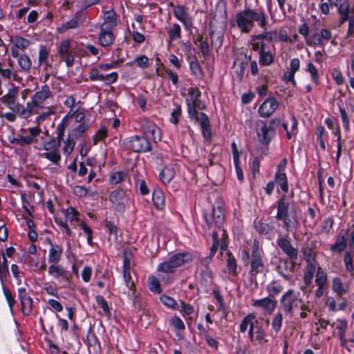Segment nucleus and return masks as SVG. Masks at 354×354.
I'll return each instance as SVG.
<instances>
[{
  "instance_id": "33",
  "label": "nucleus",
  "mask_w": 354,
  "mask_h": 354,
  "mask_svg": "<svg viewBox=\"0 0 354 354\" xmlns=\"http://www.w3.org/2000/svg\"><path fill=\"white\" fill-rule=\"evenodd\" d=\"M64 214L67 222L69 221L74 227L79 225L78 216L80 215V212L76 209L70 207L64 210Z\"/></svg>"
},
{
  "instance_id": "30",
  "label": "nucleus",
  "mask_w": 354,
  "mask_h": 354,
  "mask_svg": "<svg viewBox=\"0 0 354 354\" xmlns=\"http://www.w3.org/2000/svg\"><path fill=\"white\" fill-rule=\"evenodd\" d=\"M103 20L104 22L101 26L105 25V28L113 29L117 26L118 15L115 12L111 9L104 12Z\"/></svg>"
},
{
  "instance_id": "59",
  "label": "nucleus",
  "mask_w": 354,
  "mask_h": 354,
  "mask_svg": "<svg viewBox=\"0 0 354 354\" xmlns=\"http://www.w3.org/2000/svg\"><path fill=\"white\" fill-rule=\"evenodd\" d=\"M75 145V141L73 138L68 137V138L64 141L63 151L66 156H69L73 151L74 146Z\"/></svg>"
},
{
  "instance_id": "52",
  "label": "nucleus",
  "mask_w": 354,
  "mask_h": 354,
  "mask_svg": "<svg viewBox=\"0 0 354 354\" xmlns=\"http://www.w3.org/2000/svg\"><path fill=\"white\" fill-rule=\"evenodd\" d=\"M148 287L149 289L153 292L160 293L161 292L160 281L154 276H150L148 278Z\"/></svg>"
},
{
  "instance_id": "42",
  "label": "nucleus",
  "mask_w": 354,
  "mask_h": 354,
  "mask_svg": "<svg viewBox=\"0 0 354 354\" xmlns=\"http://www.w3.org/2000/svg\"><path fill=\"white\" fill-rule=\"evenodd\" d=\"M306 44L307 46L312 47H323L325 45V43L320 37V32H315L310 36L309 38L306 39Z\"/></svg>"
},
{
  "instance_id": "36",
  "label": "nucleus",
  "mask_w": 354,
  "mask_h": 354,
  "mask_svg": "<svg viewBox=\"0 0 354 354\" xmlns=\"http://www.w3.org/2000/svg\"><path fill=\"white\" fill-rule=\"evenodd\" d=\"M316 270V265H306L304 272V282L306 286H309L312 284L313 279Z\"/></svg>"
},
{
  "instance_id": "21",
  "label": "nucleus",
  "mask_w": 354,
  "mask_h": 354,
  "mask_svg": "<svg viewBox=\"0 0 354 354\" xmlns=\"http://www.w3.org/2000/svg\"><path fill=\"white\" fill-rule=\"evenodd\" d=\"M104 26H100V30L98 34L97 40L98 43L104 48L110 47L115 39V36L113 34L112 29L105 28Z\"/></svg>"
},
{
  "instance_id": "37",
  "label": "nucleus",
  "mask_w": 354,
  "mask_h": 354,
  "mask_svg": "<svg viewBox=\"0 0 354 354\" xmlns=\"http://www.w3.org/2000/svg\"><path fill=\"white\" fill-rule=\"evenodd\" d=\"M167 32L169 43L181 38V28L180 25L176 23L173 24L167 28Z\"/></svg>"
},
{
  "instance_id": "9",
  "label": "nucleus",
  "mask_w": 354,
  "mask_h": 354,
  "mask_svg": "<svg viewBox=\"0 0 354 354\" xmlns=\"http://www.w3.org/2000/svg\"><path fill=\"white\" fill-rule=\"evenodd\" d=\"M204 218L208 229H210L213 225L217 227H221L225 221V214L223 207L221 204L214 205L211 213H205Z\"/></svg>"
},
{
  "instance_id": "48",
  "label": "nucleus",
  "mask_w": 354,
  "mask_h": 354,
  "mask_svg": "<svg viewBox=\"0 0 354 354\" xmlns=\"http://www.w3.org/2000/svg\"><path fill=\"white\" fill-rule=\"evenodd\" d=\"M152 200L156 207L161 209L165 204V197L162 191L154 190L152 194Z\"/></svg>"
},
{
  "instance_id": "49",
  "label": "nucleus",
  "mask_w": 354,
  "mask_h": 354,
  "mask_svg": "<svg viewBox=\"0 0 354 354\" xmlns=\"http://www.w3.org/2000/svg\"><path fill=\"white\" fill-rule=\"evenodd\" d=\"M283 312L281 310L277 312L272 318V328L276 332L278 333L280 331L282 322H283Z\"/></svg>"
},
{
  "instance_id": "62",
  "label": "nucleus",
  "mask_w": 354,
  "mask_h": 354,
  "mask_svg": "<svg viewBox=\"0 0 354 354\" xmlns=\"http://www.w3.org/2000/svg\"><path fill=\"white\" fill-rule=\"evenodd\" d=\"M122 273H123L124 281L125 282L126 286L130 290H134L136 286H135L134 282L132 280V278H131V274H130V270H122Z\"/></svg>"
},
{
  "instance_id": "53",
  "label": "nucleus",
  "mask_w": 354,
  "mask_h": 354,
  "mask_svg": "<svg viewBox=\"0 0 354 354\" xmlns=\"http://www.w3.org/2000/svg\"><path fill=\"white\" fill-rule=\"evenodd\" d=\"M188 95L189 97L186 99L187 106L189 103L191 104L194 101L199 99L201 95V92L197 87H191L188 89Z\"/></svg>"
},
{
  "instance_id": "47",
  "label": "nucleus",
  "mask_w": 354,
  "mask_h": 354,
  "mask_svg": "<svg viewBox=\"0 0 354 354\" xmlns=\"http://www.w3.org/2000/svg\"><path fill=\"white\" fill-rule=\"evenodd\" d=\"M257 325L255 326V339L261 344L263 342H267L266 339V333L265 329L263 328V326L261 324H258V321H256Z\"/></svg>"
},
{
  "instance_id": "64",
  "label": "nucleus",
  "mask_w": 354,
  "mask_h": 354,
  "mask_svg": "<svg viewBox=\"0 0 354 354\" xmlns=\"http://www.w3.org/2000/svg\"><path fill=\"white\" fill-rule=\"evenodd\" d=\"M107 136V129L104 127H101V128L97 131L96 134L93 136V144L96 145L100 140H102L105 139Z\"/></svg>"
},
{
  "instance_id": "61",
  "label": "nucleus",
  "mask_w": 354,
  "mask_h": 354,
  "mask_svg": "<svg viewBox=\"0 0 354 354\" xmlns=\"http://www.w3.org/2000/svg\"><path fill=\"white\" fill-rule=\"evenodd\" d=\"M182 113L181 106L179 104H176L175 109L171 113L170 121L174 124H177L179 122V118Z\"/></svg>"
},
{
  "instance_id": "7",
  "label": "nucleus",
  "mask_w": 354,
  "mask_h": 354,
  "mask_svg": "<svg viewBox=\"0 0 354 354\" xmlns=\"http://www.w3.org/2000/svg\"><path fill=\"white\" fill-rule=\"evenodd\" d=\"M263 254V252L260 248L259 242L254 241L252 248V259L250 271L252 279H255L258 274L263 273L266 270V265L262 259Z\"/></svg>"
},
{
  "instance_id": "44",
  "label": "nucleus",
  "mask_w": 354,
  "mask_h": 354,
  "mask_svg": "<svg viewBox=\"0 0 354 354\" xmlns=\"http://www.w3.org/2000/svg\"><path fill=\"white\" fill-rule=\"evenodd\" d=\"M315 283L317 286H325L327 283V274L321 267L317 269Z\"/></svg>"
},
{
  "instance_id": "50",
  "label": "nucleus",
  "mask_w": 354,
  "mask_h": 354,
  "mask_svg": "<svg viewBox=\"0 0 354 354\" xmlns=\"http://www.w3.org/2000/svg\"><path fill=\"white\" fill-rule=\"evenodd\" d=\"M316 135H317V140L319 143L320 147L323 151H325L326 149V145H325V139H326V131L324 127L319 126L317 128L316 131Z\"/></svg>"
},
{
  "instance_id": "8",
  "label": "nucleus",
  "mask_w": 354,
  "mask_h": 354,
  "mask_svg": "<svg viewBox=\"0 0 354 354\" xmlns=\"http://www.w3.org/2000/svg\"><path fill=\"white\" fill-rule=\"evenodd\" d=\"M122 146L127 150L135 153H146L151 149L148 139L143 136H133L125 138L122 141Z\"/></svg>"
},
{
  "instance_id": "2",
  "label": "nucleus",
  "mask_w": 354,
  "mask_h": 354,
  "mask_svg": "<svg viewBox=\"0 0 354 354\" xmlns=\"http://www.w3.org/2000/svg\"><path fill=\"white\" fill-rule=\"evenodd\" d=\"M277 215L278 221H283V226L287 232H293L299 225L298 213L295 204L288 200L286 194L277 202Z\"/></svg>"
},
{
  "instance_id": "39",
  "label": "nucleus",
  "mask_w": 354,
  "mask_h": 354,
  "mask_svg": "<svg viewBox=\"0 0 354 354\" xmlns=\"http://www.w3.org/2000/svg\"><path fill=\"white\" fill-rule=\"evenodd\" d=\"M187 113H188V115H194L195 114L197 111V109L198 110H201V111H203V110H205L206 109V105L205 104L199 99L194 101L192 103H189V104L187 106Z\"/></svg>"
},
{
  "instance_id": "14",
  "label": "nucleus",
  "mask_w": 354,
  "mask_h": 354,
  "mask_svg": "<svg viewBox=\"0 0 354 354\" xmlns=\"http://www.w3.org/2000/svg\"><path fill=\"white\" fill-rule=\"evenodd\" d=\"M192 120H195L200 124L203 137L209 140L212 137L211 127L208 116L203 112H196L193 115H189Z\"/></svg>"
},
{
  "instance_id": "41",
  "label": "nucleus",
  "mask_w": 354,
  "mask_h": 354,
  "mask_svg": "<svg viewBox=\"0 0 354 354\" xmlns=\"http://www.w3.org/2000/svg\"><path fill=\"white\" fill-rule=\"evenodd\" d=\"M248 60L237 59L234 61V66L236 68V74L239 80H242L245 73V66L248 64Z\"/></svg>"
},
{
  "instance_id": "55",
  "label": "nucleus",
  "mask_w": 354,
  "mask_h": 354,
  "mask_svg": "<svg viewBox=\"0 0 354 354\" xmlns=\"http://www.w3.org/2000/svg\"><path fill=\"white\" fill-rule=\"evenodd\" d=\"M333 290L337 292L339 296H342L347 292L339 278H335L333 280Z\"/></svg>"
},
{
  "instance_id": "13",
  "label": "nucleus",
  "mask_w": 354,
  "mask_h": 354,
  "mask_svg": "<svg viewBox=\"0 0 354 354\" xmlns=\"http://www.w3.org/2000/svg\"><path fill=\"white\" fill-rule=\"evenodd\" d=\"M28 131L30 135H26V130L21 129V134H19L15 140V143L20 146L28 145L33 143L36 140V138L39 136L41 129L38 127L29 128Z\"/></svg>"
},
{
  "instance_id": "18",
  "label": "nucleus",
  "mask_w": 354,
  "mask_h": 354,
  "mask_svg": "<svg viewBox=\"0 0 354 354\" xmlns=\"http://www.w3.org/2000/svg\"><path fill=\"white\" fill-rule=\"evenodd\" d=\"M279 102L274 97L266 99L259 107L258 113L262 118H268L278 109Z\"/></svg>"
},
{
  "instance_id": "6",
  "label": "nucleus",
  "mask_w": 354,
  "mask_h": 354,
  "mask_svg": "<svg viewBox=\"0 0 354 354\" xmlns=\"http://www.w3.org/2000/svg\"><path fill=\"white\" fill-rule=\"evenodd\" d=\"M252 49L259 54V63L261 66H268L274 62L276 48L274 44L268 45L263 41H250Z\"/></svg>"
},
{
  "instance_id": "12",
  "label": "nucleus",
  "mask_w": 354,
  "mask_h": 354,
  "mask_svg": "<svg viewBox=\"0 0 354 354\" xmlns=\"http://www.w3.org/2000/svg\"><path fill=\"white\" fill-rule=\"evenodd\" d=\"M272 123V122L267 124L260 121L257 124V133L259 140L262 144H268L274 135V129Z\"/></svg>"
},
{
  "instance_id": "56",
  "label": "nucleus",
  "mask_w": 354,
  "mask_h": 354,
  "mask_svg": "<svg viewBox=\"0 0 354 354\" xmlns=\"http://www.w3.org/2000/svg\"><path fill=\"white\" fill-rule=\"evenodd\" d=\"M160 301L168 308H170L174 310L178 309V305L175 299L169 297L166 295H162L160 297Z\"/></svg>"
},
{
  "instance_id": "26",
  "label": "nucleus",
  "mask_w": 354,
  "mask_h": 354,
  "mask_svg": "<svg viewBox=\"0 0 354 354\" xmlns=\"http://www.w3.org/2000/svg\"><path fill=\"white\" fill-rule=\"evenodd\" d=\"M266 30L267 28L260 34L252 35L250 41L252 42L263 41L264 44H267L266 41H268L271 44H273L274 41H277V31H266Z\"/></svg>"
},
{
  "instance_id": "31",
  "label": "nucleus",
  "mask_w": 354,
  "mask_h": 354,
  "mask_svg": "<svg viewBox=\"0 0 354 354\" xmlns=\"http://www.w3.org/2000/svg\"><path fill=\"white\" fill-rule=\"evenodd\" d=\"M295 261L288 263L287 261H283V266H279L277 268L278 273L286 281H290L292 278L291 274H288L286 271H290V272H295Z\"/></svg>"
},
{
  "instance_id": "16",
  "label": "nucleus",
  "mask_w": 354,
  "mask_h": 354,
  "mask_svg": "<svg viewBox=\"0 0 354 354\" xmlns=\"http://www.w3.org/2000/svg\"><path fill=\"white\" fill-rule=\"evenodd\" d=\"M252 305L255 308H262L266 314L270 315L275 310L277 306V300L270 296L260 299H252Z\"/></svg>"
},
{
  "instance_id": "54",
  "label": "nucleus",
  "mask_w": 354,
  "mask_h": 354,
  "mask_svg": "<svg viewBox=\"0 0 354 354\" xmlns=\"http://www.w3.org/2000/svg\"><path fill=\"white\" fill-rule=\"evenodd\" d=\"M0 74L2 77L8 80H17V73L16 71H12L11 68H3V64L0 62Z\"/></svg>"
},
{
  "instance_id": "57",
  "label": "nucleus",
  "mask_w": 354,
  "mask_h": 354,
  "mask_svg": "<svg viewBox=\"0 0 354 354\" xmlns=\"http://www.w3.org/2000/svg\"><path fill=\"white\" fill-rule=\"evenodd\" d=\"M21 313L25 316H28L32 312V300L30 297L21 301Z\"/></svg>"
},
{
  "instance_id": "63",
  "label": "nucleus",
  "mask_w": 354,
  "mask_h": 354,
  "mask_svg": "<svg viewBox=\"0 0 354 354\" xmlns=\"http://www.w3.org/2000/svg\"><path fill=\"white\" fill-rule=\"evenodd\" d=\"M96 302L98 304V306H100L102 308L104 313L108 317H110L111 312H110V310L109 308V305H108L107 301L104 299V297L100 295L97 296L96 297Z\"/></svg>"
},
{
  "instance_id": "38",
  "label": "nucleus",
  "mask_w": 354,
  "mask_h": 354,
  "mask_svg": "<svg viewBox=\"0 0 354 354\" xmlns=\"http://www.w3.org/2000/svg\"><path fill=\"white\" fill-rule=\"evenodd\" d=\"M275 181L280 186L283 192L287 193L288 185L286 174L283 171H278L275 174Z\"/></svg>"
},
{
  "instance_id": "32",
  "label": "nucleus",
  "mask_w": 354,
  "mask_h": 354,
  "mask_svg": "<svg viewBox=\"0 0 354 354\" xmlns=\"http://www.w3.org/2000/svg\"><path fill=\"white\" fill-rule=\"evenodd\" d=\"M11 42L13 46L10 49H15L17 51L19 50H25L30 45V41L19 36L12 37Z\"/></svg>"
},
{
  "instance_id": "40",
  "label": "nucleus",
  "mask_w": 354,
  "mask_h": 354,
  "mask_svg": "<svg viewBox=\"0 0 354 354\" xmlns=\"http://www.w3.org/2000/svg\"><path fill=\"white\" fill-rule=\"evenodd\" d=\"M226 266L230 274H232L234 277L237 275L238 272L236 261L234 257L230 252L227 253Z\"/></svg>"
},
{
  "instance_id": "58",
  "label": "nucleus",
  "mask_w": 354,
  "mask_h": 354,
  "mask_svg": "<svg viewBox=\"0 0 354 354\" xmlns=\"http://www.w3.org/2000/svg\"><path fill=\"white\" fill-rule=\"evenodd\" d=\"M353 252L352 251L346 252L344 255V262L345 263L346 270L348 272L353 271Z\"/></svg>"
},
{
  "instance_id": "25",
  "label": "nucleus",
  "mask_w": 354,
  "mask_h": 354,
  "mask_svg": "<svg viewBox=\"0 0 354 354\" xmlns=\"http://www.w3.org/2000/svg\"><path fill=\"white\" fill-rule=\"evenodd\" d=\"M18 95V88L12 87L8 90L6 95L1 97V101L11 111L19 103L17 102Z\"/></svg>"
},
{
  "instance_id": "35",
  "label": "nucleus",
  "mask_w": 354,
  "mask_h": 354,
  "mask_svg": "<svg viewBox=\"0 0 354 354\" xmlns=\"http://www.w3.org/2000/svg\"><path fill=\"white\" fill-rule=\"evenodd\" d=\"M350 5L348 2V0H346L343 3H342L338 8V12L341 15L339 19L340 24H343L346 21L350 19L349 12H350Z\"/></svg>"
},
{
  "instance_id": "43",
  "label": "nucleus",
  "mask_w": 354,
  "mask_h": 354,
  "mask_svg": "<svg viewBox=\"0 0 354 354\" xmlns=\"http://www.w3.org/2000/svg\"><path fill=\"white\" fill-rule=\"evenodd\" d=\"M42 156L54 164H57L61 159L59 148L54 149L50 151H46Z\"/></svg>"
},
{
  "instance_id": "24",
  "label": "nucleus",
  "mask_w": 354,
  "mask_h": 354,
  "mask_svg": "<svg viewBox=\"0 0 354 354\" xmlns=\"http://www.w3.org/2000/svg\"><path fill=\"white\" fill-rule=\"evenodd\" d=\"M348 231L342 230L337 237L335 243L330 246V251L333 253H342L347 246Z\"/></svg>"
},
{
  "instance_id": "20",
  "label": "nucleus",
  "mask_w": 354,
  "mask_h": 354,
  "mask_svg": "<svg viewBox=\"0 0 354 354\" xmlns=\"http://www.w3.org/2000/svg\"><path fill=\"white\" fill-rule=\"evenodd\" d=\"M51 95V91L48 85L45 84L41 86L40 91H37L32 97V100L30 101L33 104L34 107L37 111L39 109H41V104L45 100L49 98Z\"/></svg>"
},
{
  "instance_id": "17",
  "label": "nucleus",
  "mask_w": 354,
  "mask_h": 354,
  "mask_svg": "<svg viewBox=\"0 0 354 354\" xmlns=\"http://www.w3.org/2000/svg\"><path fill=\"white\" fill-rule=\"evenodd\" d=\"M48 273L54 278H61L60 281L62 283V287H67L71 275L62 266L53 263L48 268Z\"/></svg>"
},
{
  "instance_id": "22",
  "label": "nucleus",
  "mask_w": 354,
  "mask_h": 354,
  "mask_svg": "<svg viewBox=\"0 0 354 354\" xmlns=\"http://www.w3.org/2000/svg\"><path fill=\"white\" fill-rule=\"evenodd\" d=\"M109 199L115 205L118 210L122 209L128 202L127 192L122 189L113 191L109 195Z\"/></svg>"
},
{
  "instance_id": "3",
  "label": "nucleus",
  "mask_w": 354,
  "mask_h": 354,
  "mask_svg": "<svg viewBox=\"0 0 354 354\" xmlns=\"http://www.w3.org/2000/svg\"><path fill=\"white\" fill-rule=\"evenodd\" d=\"M301 303L302 299L300 297V292L293 289H288L281 295L279 299V310L286 316L291 317L295 310L299 308V305Z\"/></svg>"
},
{
  "instance_id": "10",
  "label": "nucleus",
  "mask_w": 354,
  "mask_h": 354,
  "mask_svg": "<svg viewBox=\"0 0 354 354\" xmlns=\"http://www.w3.org/2000/svg\"><path fill=\"white\" fill-rule=\"evenodd\" d=\"M174 17L180 21L185 28L189 30L193 26V19L188 12V8L182 5L171 4Z\"/></svg>"
},
{
  "instance_id": "28",
  "label": "nucleus",
  "mask_w": 354,
  "mask_h": 354,
  "mask_svg": "<svg viewBox=\"0 0 354 354\" xmlns=\"http://www.w3.org/2000/svg\"><path fill=\"white\" fill-rule=\"evenodd\" d=\"M50 246L48 253V262L51 263H57L60 259L62 254V247L57 244L53 243L50 240L48 241Z\"/></svg>"
},
{
  "instance_id": "11",
  "label": "nucleus",
  "mask_w": 354,
  "mask_h": 354,
  "mask_svg": "<svg viewBox=\"0 0 354 354\" xmlns=\"http://www.w3.org/2000/svg\"><path fill=\"white\" fill-rule=\"evenodd\" d=\"M140 127L146 136L149 137L154 142L161 140V133L159 127L147 118L140 120Z\"/></svg>"
},
{
  "instance_id": "46",
  "label": "nucleus",
  "mask_w": 354,
  "mask_h": 354,
  "mask_svg": "<svg viewBox=\"0 0 354 354\" xmlns=\"http://www.w3.org/2000/svg\"><path fill=\"white\" fill-rule=\"evenodd\" d=\"M307 72H308L310 75L312 81L316 84L318 85L319 83V75L318 73L317 69L313 62H309L307 64V68L306 69Z\"/></svg>"
},
{
  "instance_id": "19",
  "label": "nucleus",
  "mask_w": 354,
  "mask_h": 354,
  "mask_svg": "<svg viewBox=\"0 0 354 354\" xmlns=\"http://www.w3.org/2000/svg\"><path fill=\"white\" fill-rule=\"evenodd\" d=\"M277 245L288 257L290 261H296L298 258V250L291 244L286 237H279L277 240Z\"/></svg>"
},
{
  "instance_id": "34",
  "label": "nucleus",
  "mask_w": 354,
  "mask_h": 354,
  "mask_svg": "<svg viewBox=\"0 0 354 354\" xmlns=\"http://www.w3.org/2000/svg\"><path fill=\"white\" fill-rule=\"evenodd\" d=\"M283 290V286L280 281H272L266 286L269 296L275 298Z\"/></svg>"
},
{
  "instance_id": "15",
  "label": "nucleus",
  "mask_w": 354,
  "mask_h": 354,
  "mask_svg": "<svg viewBox=\"0 0 354 354\" xmlns=\"http://www.w3.org/2000/svg\"><path fill=\"white\" fill-rule=\"evenodd\" d=\"M71 39L62 41L59 44L58 53L62 61L65 62L68 67H71L74 64L75 57L71 53Z\"/></svg>"
},
{
  "instance_id": "4",
  "label": "nucleus",
  "mask_w": 354,
  "mask_h": 354,
  "mask_svg": "<svg viewBox=\"0 0 354 354\" xmlns=\"http://www.w3.org/2000/svg\"><path fill=\"white\" fill-rule=\"evenodd\" d=\"M193 256L189 252H180L171 256L167 260L160 263L157 270L163 273H174L178 268L192 261Z\"/></svg>"
},
{
  "instance_id": "5",
  "label": "nucleus",
  "mask_w": 354,
  "mask_h": 354,
  "mask_svg": "<svg viewBox=\"0 0 354 354\" xmlns=\"http://www.w3.org/2000/svg\"><path fill=\"white\" fill-rule=\"evenodd\" d=\"M38 111L34 107L33 104L28 102L26 106L18 103L15 107L12 108L11 111L9 112H0V118H4L10 122H15L17 117L28 120L34 114H37Z\"/></svg>"
},
{
  "instance_id": "29",
  "label": "nucleus",
  "mask_w": 354,
  "mask_h": 354,
  "mask_svg": "<svg viewBox=\"0 0 354 354\" xmlns=\"http://www.w3.org/2000/svg\"><path fill=\"white\" fill-rule=\"evenodd\" d=\"M176 167L174 165H168L164 167L159 174L160 179L164 184H168L176 175Z\"/></svg>"
},
{
  "instance_id": "23",
  "label": "nucleus",
  "mask_w": 354,
  "mask_h": 354,
  "mask_svg": "<svg viewBox=\"0 0 354 354\" xmlns=\"http://www.w3.org/2000/svg\"><path fill=\"white\" fill-rule=\"evenodd\" d=\"M10 53L12 57L17 59L18 65L21 71L28 73L32 68V61L30 57L26 54H20L15 49H10Z\"/></svg>"
},
{
  "instance_id": "51",
  "label": "nucleus",
  "mask_w": 354,
  "mask_h": 354,
  "mask_svg": "<svg viewBox=\"0 0 354 354\" xmlns=\"http://www.w3.org/2000/svg\"><path fill=\"white\" fill-rule=\"evenodd\" d=\"M127 173L124 171H115L110 175L109 183L112 185H117L124 181L127 178Z\"/></svg>"
},
{
  "instance_id": "60",
  "label": "nucleus",
  "mask_w": 354,
  "mask_h": 354,
  "mask_svg": "<svg viewBox=\"0 0 354 354\" xmlns=\"http://www.w3.org/2000/svg\"><path fill=\"white\" fill-rule=\"evenodd\" d=\"M169 323L171 326L174 327L175 330H182L185 328V324L181 319L177 316L173 317L170 319Z\"/></svg>"
},
{
  "instance_id": "27",
  "label": "nucleus",
  "mask_w": 354,
  "mask_h": 354,
  "mask_svg": "<svg viewBox=\"0 0 354 354\" xmlns=\"http://www.w3.org/2000/svg\"><path fill=\"white\" fill-rule=\"evenodd\" d=\"M84 21L80 15L76 14L71 20L62 24L59 32L63 33L69 29H75L83 25Z\"/></svg>"
},
{
  "instance_id": "1",
  "label": "nucleus",
  "mask_w": 354,
  "mask_h": 354,
  "mask_svg": "<svg viewBox=\"0 0 354 354\" xmlns=\"http://www.w3.org/2000/svg\"><path fill=\"white\" fill-rule=\"evenodd\" d=\"M234 21L241 32L248 34L254 27L255 24L261 29L266 30L268 24L266 14L263 10L246 8L237 12Z\"/></svg>"
},
{
  "instance_id": "45",
  "label": "nucleus",
  "mask_w": 354,
  "mask_h": 354,
  "mask_svg": "<svg viewBox=\"0 0 354 354\" xmlns=\"http://www.w3.org/2000/svg\"><path fill=\"white\" fill-rule=\"evenodd\" d=\"M48 57L49 52L47 50L46 47L44 46H41L39 50V64L45 65L46 66H49Z\"/></svg>"
}]
</instances>
